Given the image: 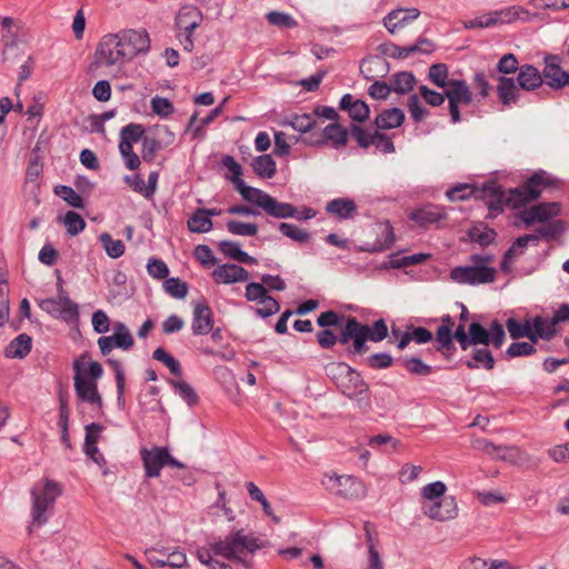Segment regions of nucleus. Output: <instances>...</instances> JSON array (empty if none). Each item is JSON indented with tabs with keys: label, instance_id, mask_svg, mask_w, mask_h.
Masks as SVG:
<instances>
[{
	"label": "nucleus",
	"instance_id": "nucleus-1",
	"mask_svg": "<svg viewBox=\"0 0 569 569\" xmlns=\"http://www.w3.org/2000/svg\"><path fill=\"white\" fill-rule=\"evenodd\" d=\"M387 336L388 327L382 319L369 326L359 322L355 317H348L339 337L332 330L323 329L318 332L317 341L323 349H330L337 342L348 345L351 341L352 349H349V352L363 355L368 351L367 341L379 342Z\"/></svg>",
	"mask_w": 569,
	"mask_h": 569
},
{
	"label": "nucleus",
	"instance_id": "nucleus-2",
	"mask_svg": "<svg viewBox=\"0 0 569 569\" xmlns=\"http://www.w3.org/2000/svg\"><path fill=\"white\" fill-rule=\"evenodd\" d=\"M222 163L229 172L227 177L246 201L260 207L267 214L274 218L297 217V208L292 204L279 202L267 192L247 186L241 179L242 168L233 157L226 156Z\"/></svg>",
	"mask_w": 569,
	"mask_h": 569
},
{
	"label": "nucleus",
	"instance_id": "nucleus-3",
	"mask_svg": "<svg viewBox=\"0 0 569 569\" xmlns=\"http://www.w3.org/2000/svg\"><path fill=\"white\" fill-rule=\"evenodd\" d=\"M453 338L459 342L462 350L476 347L479 343H486L489 340L492 341L495 349H500L506 340V332L503 326L497 320L492 321L489 328H485L478 322H471L468 332L463 325H459L455 332L452 331Z\"/></svg>",
	"mask_w": 569,
	"mask_h": 569
},
{
	"label": "nucleus",
	"instance_id": "nucleus-4",
	"mask_svg": "<svg viewBox=\"0 0 569 569\" xmlns=\"http://www.w3.org/2000/svg\"><path fill=\"white\" fill-rule=\"evenodd\" d=\"M62 493L60 483L44 479L42 486L36 485L31 490L32 521L29 527L31 532L34 528H39L48 521V512L53 510L57 498Z\"/></svg>",
	"mask_w": 569,
	"mask_h": 569
},
{
	"label": "nucleus",
	"instance_id": "nucleus-5",
	"mask_svg": "<svg viewBox=\"0 0 569 569\" xmlns=\"http://www.w3.org/2000/svg\"><path fill=\"white\" fill-rule=\"evenodd\" d=\"M261 548V543L252 533L247 535L243 530H238L228 535L224 539L212 542L214 556H221L228 560H240Z\"/></svg>",
	"mask_w": 569,
	"mask_h": 569
},
{
	"label": "nucleus",
	"instance_id": "nucleus-6",
	"mask_svg": "<svg viewBox=\"0 0 569 569\" xmlns=\"http://www.w3.org/2000/svg\"><path fill=\"white\" fill-rule=\"evenodd\" d=\"M472 266L456 267L451 270V278L459 283L479 284L490 283L496 279L497 271L490 264L495 259L490 254H472Z\"/></svg>",
	"mask_w": 569,
	"mask_h": 569
},
{
	"label": "nucleus",
	"instance_id": "nucleus-7",
	"mask_svg": "<svg viewBox=\"0 0 569 569\" xmlns=\"http://www.w3.org/2000/svg\"><path fill=\"white\" fill-rule=\"evenodd\" d=\"M321 485L328 492L343 499L357 500L366 496L365 483L353 476L325 473Z\"/></svg>",
	"mask_w": 569,
	"mask_h": 569
},
{
	"label": "nucleus",
	"instance_id": "nucleus-8",
	"mask_svg": "<svg viewBox=\"0 0 569 569\" xmlns=\"http://www.w3.org/2000/svg\"><path fill=\"white\" fill-rule=\"evenodd\" d=\"M202 20L203 16L200 9L191 4L180 8L176 17L177 37L188 52L194 48L193 31L202 23Z\"/></svg>",
	"mask_w": 569,
	"mask_h": 569
},
{
	"label": "nucleus",
	"instance_id": "nucleus-9",
	"mask_svg": "<svg viewBox=\"0 0 569 569\" xmlns=\"http://www.w3.org/2000/svg\"><path fill=\"white\" fill-rule=\"evenodd\" d=\"M94 60L101 67H123L129 62L116 32L104 34L98 42Z\"/></svg>",
	"mask_w": 569,
	"mask_h": 569
},
{
	"label": "nucleus",
	"instance_id": "nucleus-10",
	"mask_svg": "<svg viewBox=\"0 0 569 569\" xmlns=\"http://www.w3.org/2000/svg\"><path fill=\"white\" fill-rule=\"evenodd\" d=\"M550 184L551 179L546 172H537L526 180L523 184L511 190L508 201L512 203L515 208L525 206L526 203L538 199L542 190Z\"/></svg>",
	"mask_w": 569,
	"mask_h": 569
},
{
	"label": "nucleus",
	"instance_id": "nucleus-11",
	"mask_svg": "<svg viewBox=\"0 0 569 569\" xmlns=\"http://www.w3.org/2000/svg\"><path fill=\"white\" fill-rule=\"evenodd\" d=\"M337 387L349 398L357 397L368 390L361 376L349 365L339 362L332 368Z\"/></svg>",
	"mask_w": 569,
	"mask_h": 569
},
{
	"label": "nucleus",
	"instance_id": "nucleus-12",
	"mask_svg": "<svg viewBox=\"0 0 569 569\" xmlns=\"http://www.w3.org/2000/svg\"><path fill=\"white\" fill-rule=\"evenodd\" d=\"M129 62L150 51L151 39L146 29H122L116 32Z\"/></svg>",
	"mask_w": 569,
	"mask_h": 569
},
{
	"label": "nucleus",
	"instance_id": "nucleus-13",
	"mask_svg": "<svg viewBox=\"0 0 569 569\" xmlns=\"http://www.w3.org/2000/svg\"><path fill=\"white\" fill-rule=\"evenodd\" d=\"M141 460L146 470V476L156 478L164 466L172 468H184V465L174 459L164 447L143 448L140 451Z\"/></svg>",
	"mask_w": 569,
	"mask_h": 569
},
{
	"label": "nucleus",
	"instance_id": "nucleus-14",
	"mask_svg": "<svg viewBox=\"0 0 569 569\" xmlns=\"http://www.w3.org/2000/svg\"><path fill=\"white\" fill-rule=\"evenodd\" d=\"M445 96L449 101V113L451 121H460V106H468L472 101V91L465 80L451 79L449 87L445 90Z\"/></svg>",
	"mask_w": 569,
	"mask_h": 569
},
{
	"label": "nucleus",
	"instance_id": "nucleus-15",
	"mask_svg": "<svg viewBox=\"0 0 569 569\" xmlns=\"http://www.w3.org/2000/svg\"><path fill=\"white\" fill-rule=\"evenodd\" d=\"M246 298L248 301L256 302V313L267 318L280 310L279 302L268 295L266 287L258 282H251L246 287Z\"/></svg>",
	"mask_w": 569,
	"mask_h": 569
},
{
	"label": "nucleus",
	"instance_id": "nucleus-16",
	"mask_svg": "<svg viewBox=\"0 0 569 569\" xmlns=\"http://www.w3.org/2000/svg\"><path fill=\"white\" fill-rule=\"evenodd\" d=\"M561 207L558 202H541L519 212V218L530 227L537 222H546L560 214Z\"/></svg>",
	"mask_w": 569,
	"mask_h": 569
},
{
	"label": "nucleus",
	"instance_id": "nucleus-17",
	"mask_svg": "<svg viewBox=\"0 0 569 569\" xmlns=\"http://www.w3.org/2000/svg\"><path fill=\"white\" fill-rule=\"evenodd\" d=\"M351 136L361 148L375 146L383 153H390L395 150L392 140L385 133L378 131L370 133L359 126H352Z\"/></svg>",
	"mask_w": 569,
	"mask_h": 569
},
{
	"label": "nucleus",
	"instance_id": "nucleus-18",
	"mask_svg": "<svg viewBox=\"0 0 569 569\" xmlns=\"http://www.w3.org/2000/svg\"><path fill=\"white\" fill-rule=\"evenodd\" d=\"M214 326L213 312L207 301L193 305L191 330L194 336H204L212 331Z\"/></svg>",
	"mask_w": 569,
	"mask_h": 569
},
{
	"label": "nucleus",
	"instance_id": "nucleus-19",
	"mask_svg": "<svg viewBox=\"0 0 569 569\" xmlns=\"http://www.w3.org/2000/svg\"><path fill=\"white\" fill-rule=\"evenodd\" d=\"M422 512L432 520L443 522L456 519L459 513V508L456 498L449 496L430 506H425Z\"/></svg>",
	"mask_w": 569,
	"mask_h": 569
},
{
	"label": "nucleus",
	"instance_id": "nucleus-20",
	"mask_svg": "<svg viewBox=\"0 0 569 569\" xmlns=\"http://www.w3.org/2000/svg\"><path fill=\"white\" fill-rule=\"evenodd\" d=\"M453 327L455 320L447 315L441 318V325L436 332V348L447 359L451 358L457 350L452 341Z\"/></svg>",
	"mask_w": 569,
	"mask_h": 569
},
{
	"label": "nucleus",
	"instance_id": "nucleus-21",
	"mask_svg": "<svg viewBox=\"0 0 569 569\" xmlns=\"http://www.w3.org/2000/svg\"><path fill=\"white\" fill-rule=\"evenodd\" d=\"M74 391L79 400L101 409L103 406L102 397L98 390V381H87L80 377H73Z\"/></svg>",
	"mask_w": 569,
	"mask_h": 569
},
{
	"label": "nucleus",
	"instance_id": "nucleus-22",
	"mask_svg": "<svg viewBox=\"0 0 569 569\" xmlns=\"http://www.w3.org/2000/svg\"><path fill=\"white\" fill-rule=\"evenodd\" d=\"M74 377H80L87 381H98L103 375L102 366L91 360L89 352L82 353L73 362Z\"/></svg>",
	"mask_w": 569,
	"mask_h": 569
},
{
	"label": "nucleus",
	"instance_id": "nucleus-23",
	"mask_svg": "<svg viewBox=\"0 0 569 569\" xmlns=\"http://www.w3.org/2000/svg\"><path fill=\"white\" fill-rule=\"evenodd\" d=\"M211 276L216 283L229 284L247 281L249 278V272L240 266L233 263H224L218 266L212 271Z\"/></svg>",
	"mask_w": 569,
	"mask_h": 569
},
{
	"label": "nucleus",
	"instance_id": "nucleus-24",
	"mask_svg": "<svg viewBox=\"0 0 569 569\" xmlns=\"http://www.w3.org/2000/svg\"><path fill=\"white\" fill-rule=\"evenodd\" d=\"M409 218L417 226L427 229L432 226H438L439 222L445 218V212L440 207L427 204L413 210Z\"/></svg>",
	"mask_w": 569,
	"mask_h": 569
},
{
	"label": "nucleus",
	"instance_id": "nucleus-25",
	"mask_svg": "<svg viewBox=\"0 0 569 569\" xmlns=\"http://www.w3.org/2000/svg\"><path fill=\"white\" fill-rule=\"evenodd\" d=\"M419 16L420 11L417 8L396 9L385 18V27L390 33H396Z\"/></svg>",
	"mask_w": 569,
	"mask_h": 569
},
{
	"label": "nucleus",
	"instance_id": "nucleus-26",
	"mask_svg": "<svg viewBox=\"0 0 569 569\" xmlns=\"http://www.w3.org/2000/svg\"><path fill=\"white\" fill-rule=\"evenodd\" d=\"M545 62V69L541 73L543 81L555 89L566 86L568 73L561 69L558 58L555 56L547 57Z\"/></svg>",
	"mask_w": 569,
	"mask_h": 569
},
{
	"label": "nucleus",
	"instance_id": "nucleus-27",
	"mask_svg": "<svg viewBox=\"0 0 569 569\" xmlns=\"http://www.w3.org/2000/svg\"><path fill=\"white\" fill-rule=\"evenodd\" d=\"M496 26L512 23L515 21H530L535 14L520 6H511L501 10L492 11Z\"/></svg>",
	"mask_w": 569,
	"mask_h": 569
},
{
	"label": "nucleus",
	"instance_id": "nucleus-28",
	"mask_svg": "<svg viewBox=\"0 0 569 569\" xmlns=\"http://www.w3.org/2000/svg\"><path fill=\"white\" fill-rule=\"evenodd\" d=\"M489 346H492L491 340H489L486 343H479L478 346L473 347L471 360L467 362V366L471 369L485 368L487 370H491L495 366V359L489 349Z\"/></svg>",
	"mask_w": 569,
	"mask_h": 569
},
{
	"label": "nucleus",
	"instance_id": "nucleus-29",
	"mask_svg": "<svg viewBox=\"0 0 569 569\" xmlns=\"http://www.w3.org/2000/svg\"><path fill=\"white\" fill-rule=\"evenodd\" d=\"M340 109L348 111L351 119L362 122L369 117V107L362 100L355 99L351 94H345L340 101Z\"/></svg>",
	"mask_w": 569,
	"mask_h": 569
},
{
	"label": "nucleus",
	"instance_id": "nucleus-30",
	"mask_svg": "<svg viewBox=\"0 0 569 569\" xmlns=\"http://www.w3.org/2000/svg\"><path fill=\"white\" fill-rule=\"evenodd\" d=\"M447 486L442 481H435L423 486L420 489V503L421 510L425 509V506H430L441 499L447 498Z\"/></svg>",
	"mask_w": 569,
	"mask_h": 569
},
{
	"label": "nucleus",
	"instance_id": "nucleus-31",
	"mask_svg": "<svg viewBox=\"0 0 569 569\" xmlns=\"http://www.w3.org/2000/svg\"><path fill=\"white\" fill-rule=\"evenodd\" d=\"M518 83L525 90H535L543 82L541 72L531 64H523L519 68Z\"/></svg>",
	"mask_w": 569,
	"mask_h": 569
},
{
	"label": "nucleus",
	"instance_id": "nucleus-32",
	"mask_svg": "<svg viewBox=\"0 0 569 569\" xmlns=\"http://www.w3.org/2000/svg\"><path fill=\"white\" fill-rule=\"evenodd\" d=\"M144 127L140 123H129L121 129L119 149L130 151L133 144L144 136Z\"/></svg>",
	"mask_w": 569,
	"mask_h": 569
},
{
	"label": "nucleus",
	"instance_id": "nucleus-33",
	"mask_svg": "<svg viewBox=\"0 0 569 569\" xmlns=\"http://www.w3.org/2000/svg\"><path fill=\"white\" fill-rule=\"evenodd\" d=\"M218 249L226 257L233 259L240 263L254 264L257 260L242 251L239 246L233 241H221L218 243Z\"/></svg>",
	"mask_w": 569,
	"mask_h": 569
},
{
	"label": "nucleus",
	"instance_id": "nucleus-34",
	"mask_svg": "<svg viewBox=\"0 0 569 569\" xmlns=\"http://www.w3.org/2000/svg\"><path fill=\"white\" fill-rule=\"evenodd\" d=\"M356 203L351 199L339 198L333 199L327 204V211L340 219L351 218L356 212Z\"/></svg>",
	"mask_w": 569,
	"mask_h": 569
},
{
	"label": "nucleus",
	"instance_id": "nucleus-35",
	"mask_svg": "<svg viewBox=\"0 0 569 569\" xmlns=\"http://www.w3.org/2000/svg\"><path fill=\"white\" fill-rule=\"evenodd\" d=\"M1 27H2L1 41H2L4 49L16 46L17 41H18L20 29H21L20 22L10 17H4L1 20Z\"/></svg>",
	"mask_w": 569,
	"mask_h": 569
},
{
	"label": "nucleus",
	"instance_id": "nucleus-36",
	"mask_svg": "<svg viewBox=\"0 0 569 569\" xmlns=\"http://www.w3.org/2000/svg\"><path fill=\"white\" fill-rule=\"evenodd\" d=\"M405 114L399 108H391L382 111L376 119L379 129H392L402 124Z\"/></svg>",
	"mask_w": 569,
	"mask_h": 569
},
{
	"label": "nucleus",
	"instance_id": "nucleus-37",
	"mask_svg": "<svg viewBox=\"0 0 569 569\" xmlns=\"http://www.w3.org/2000/svg\"><path fill=\"white\" fill-rule=\"evenodd\" d=\"M187 226L191 232L203 233L210 231L213 227V223L212 220L207 216V209L199 208L188 219Z\"/></svg>",
	"mask_w": 569,
	"mask_h": 569
},
{
	"label": "nucleus",
	"instance_id": "nucleus-38",
	"mask_svg": "<svg viewBox=\"0 0 569 569\" xmlns=\"http://www.w3.org/2000/svg\"><path fill=\"white\" fill-rule=\"evenodd\" d=\"M498 97L502 104L510 106L517 101L519 90L516 87L513 79L501 77L498 84Z\"/></svg>",
	"mask_w": 569,
	"mask_h": 569
},
{
	"label": "nucleus",
	"instance_id": "nucleus-39",
	"mask_svg": "<svg viewBox=\"0 0 569 569\" xmlns=\"http://www.w3.org/2000/svg\"><path fill=\"white\" fill-rule=\"evenodd\" d=\"M507 329L513 339H519L527 337L532 342H536L535 332L531 326V322L529 320H526L525 322H520L515 318H509L507 320Z\"/></svg>",
	"mask_w": 569,
	"mask_h": 569
},
{
	"label": "nucleus",
	"instance_id": "nucleus-40",
	"mask_svg": "<svg viewBox=\"0 0 569 569\" xmlns=\"http://www.w3.org/2000/svg\"><path fill=\"white\" fill-rule=\"evenodd\" d=\"M323 138L337 149L345 147L348 142L346 129L338 123L328 124L323 130Z\"/></svg>",
	"mask_w": 569,
	"mask_h": 569
},
{
	"label": "nucleus",
	"instance_id": "nucleus-41",
	"mask_svg": "<svg viewBox=\"0 0 569 569\" xmlns=\"http://www.w3.org/2000/svg\"><path fill=\"white\" fill-rule=\"evenodd\" d=\"M531 326H532V329L535 332L536 340L538 338L549 340L557 332V325H556V321H553V319L549 320V319L538 316L533 319V322L531 323Z\"/></svg>",
	"mask_w": 569,
	"mask_h": 569
},
{
	"label": "nucleus",
	"instance_id": "nucleus-42",
	"mask_svg": "<svg viewBox=\"0 0 569 569\" xmlns=\"http://www.w3.org/2000/svg\"><path fill=\"white\" fill-rule=\"evenodd\" d=\"M31 350V338L26 335H19L7 348V356L10 358H24Z\"/></svg>",
	"mask_w": 569,
	"mask_h": 569
},
{
	"label": "nucleus",
	"instance_id": "nucleus-43",
	"mask_svg": "<svg viewBox=\"0 0 569 569\" xmlns=\"http://www.w3.org/2000/svg\"><path fill=\"white\" fill-rule=\"evenodd\" d=\"M99 241L110 258H120L126 251L124 243L121 240L113 239L108 232H102L99 236Z\"/></svg>",
	"mask_w": 569,
	"mask_h": 569
},
{
	"label": "nucleus",
	"instance_id": "nucleus-44",
	"mask_svg": "<svg viewBox=\"0 0 569 569\" xmlns=\"http://www.w3.org/2000/svg\"><path fill=\"white\" fill-rule=\"evenodd\" d=\"M252 167L254 172L261 178H272L277 171L276 162L269 154L256 158Z\"/></svg>",
	"mask_w": 569,
	"mask_h": 569
},
{
	"label": "nucleus",
	"instance_id": "nucleus-45",
	"mask_svg": "<svg viewBox=\"0 0 569 569\" xmlns=\"http://www.w3.org/2000/svg\"><path fill=\"white\" fill-rule=\"evenodd\" d=\"M435 43L427 38H419L412 46L398 48L399 57L407 58L415 53H431L435 50Z\"/></svg>",
	"mask_w": 569,
	"mask_h": 569
},
{
	"label": "nucleus",
	"instance_id": "nucleus-46",
	"mask_svg": "<svg viewBox=\"0 0 569 569\" xmlns=\"http://www.w3.org/2000/svg\"><path fill=\"white\" fill-rule=\"evenodd\" d=\"M416 79L410 72H399L390 80L391 90L397 93H407L413 89Z\"/></svg>",
	"mask_w": 569,
	"mask_h": 569
},
{
	"label": "nucleus",
	"instance_id": "nucleus-47",
	"mask_svg": "<svg viewBox=\"0 0 569 569\" xmlns=\"http://www.w3.org/2000/svg\"><path fill=\"white\" fill-rule=\"evenodd\" d=\"M430 81L439 88L447 89L449 87V71L445 63H436L429 68Z\"/></svg>",
	"mask_w": 569,
	"mask_h": 569
},
{
	"label": "nucleus",
	"instance_id": "nucleus-48",
	"mask_svg": "<svg viewBox=\"0 0 569 569\" xmlns=\"http://www.w3.org/2000/svg\"><path fill=\"white\" fill-rule=\"evenodd\" d=\"M170 385L174 388L176 392L188 403L193 407L198 405L199 397L194 389L183 380H171Z\"/></svg>",
	"mask_w": 569,
	"mask_h": 569
},
{
	"label": "nucleus",
	"instance_id": "nucleus-49",
	"mask_svg": "<svg viewBox=\"0 0 569 569\" xmlns=\"http://www.w3.org/2000/svg\"><path fill=\"white\" fill-rule=\"evenodd\" d=\"M62 223L70 236H77L86 228L84 219L76 211H68L62 218Z\"/></svg>",
	"mask_w": 569,
	"mask_h": 569
},
{
	"label": "nucleus",
	"instance_id": "nucleus-50",
	"mask_svg": "<svg viewBox=\"0 0 569 569\" xmlns=\"http://www.w3.org/2000/svg\"><path fill=\"white\" fill-rule=\"evenodd\" d=\"M428 258L427 254L418 253L412 256L400 257L398 253L390 257L389 264L393 269H400L405 267L416 266L422 263Z\"/></svg>",
	"mask_w": 569,
	"mask_h": 569
},
{
	"label": "nucleus",
	"instance_id": "nucleus-51",
	"mask_svg": "<svg viewBox=\"0 0 569 569\" xmlns=\"http://www.w3.org/2000/svg\"><path fill=\"white\" fill-rule=\"evenodd\" d=\"M407 107L412 120L417 123L423 121L429 116V110L422 106L417 94H412L408 98Z\"/></svg>",
	"mask_w": 569,
	"mask_h": 569
},
{
	"label": "nucleus",
	"instance_id": "nucleus-52",
	"mask_svg": "<svg viewBox=\"0 0 569 569\" xmlns=\"http://www.w3.org/2000/svg\"><path fill=\"white\" fill-rule=\"evenodd\" d=\"M112 338L116 347L124 350L130 349L134 343L130 331L123 323L116 325Z\"/></svg>",
	"mask_w": 569,
	"mask_h": 569
},
{
	"label": "nucleus",
	"instance_id": "nucleus-53",
	"mask_svg": "<svg viewBox=\"0 0 569 569\" xmlns=\"http://www.w3.org/2000/svg\"><path fill=\"white\" fill-rule=\"evenodd\" d=\"M266 19L270 24L279 28L292 29L298 26L297 21L290 14L279 11H270L266 14Z\"/></svg>",
	"mask_w": 569,
	"mask_h": 569
},
{
	"label": "nucleus",
	"instance_id": "nucleus-54",
	"mask_svg": "<svg viewBox=\"0 0 569 569\" xmlns=\"http://www.w3.org/2000/svg\"><path fill=\"white\" fill-rule=\"evenodd\" d=\"M54 192L73 208L81 209L84 207L82 197L79 193H77L71 187L59 186L56 188Z\"/></svg>",
	"mask_w": 569,
	"mask_h": 569
},
{
	"label": "nucleus",
	"instance_id": "nucleus-55",
	"mask_svg": "<svg viewBox=\"0 0 569 569\" xmlns=\"http://www.w3.org/2000/svg\"><path fill=\"white\" fill-rule=\"evenodd\" d=\"M279 230L288 238L297 241L299 243H306L310 239V234L305 230L300 229L295 224H290L287 222H281L279 224Z\"/></svg>",
	"mask_w": 569,
	"mask_h": 569
},
{
	"label": "nucleus",
	"instance_id": "nucleus-56",
	"mask_svg": "<svg viewBox=\"0 0 569 569\" xmlns=\"http://www.w3.org/2000/svg\"><path fill=\"white\" fill-rule=\"evenodd\" d=\"M227 230L232 234L252 237L257 234L258 227L254 223L230 220L227 222Z\"/></svg>",
	"mask_w": 569,
	"mask_h": 569
},
{
	"label": "nucleus",
	"instance_id": "nucleus-57",
	"mask_svg": "<svg viewBox=\"0 0 569 569\" xmlns=\"http://www.w3.org/2000/svg\"><path fill=\"white\" fill-rule=\"evenodd\" d=\"M466 29H485L496 27L492 11L479 17L466 19L462 21Z\"/></svg>",
	"mask_w": 569,
	"mask_h": 569
},
{
	"label": "nucleus",
	"instance_id": "nucleus-58",
	"mask_svg": "<svg viewBox=\"0 0 569 569\" xmlns=\"http://www.w3.org/2000/svg\"><path fill=\"white\" fill-rule=\"evenodd\" d=\"M151 109L153 113L161 118H168L174 112L172 102L158 96L151 99Z\"/></svg>",
	"mask_w": 569,
	"mask_h": 569
},
{
	"label": "nucleus",
	"instance_id": "nucleus-59",
	"mask_svg": "<svg viewBox=\"0 0 569 569\" xmlns=\"http://www.w3.org/2000/svg\"><path fill=\"white\" fill-rule=\"evenodd\" d=\"M166 291L174 298H184L188 293L187 283L178 278H169L164 281Z\"/></svg>",
	"mask_w": 569,
	"mask_h": 569
},
{
	"label": "nucleus",
	"instance_id": "nucleus-60",
	"mask_svg": "<svg viewBox=\"0 0 569 569\" xmlns=\"http://www.w3.org/2000/svg\"><path fill=\"white\" fill-rule=\"evenodd\" d=\"M166 553L167 548L159 549L157 547L148 548L144 552L149 565L156 568H162L167 566Z\"/></svg>",
	"mask_w": 569,
	"mask_h": 569
},
{
	"label": "nucleus",
	"instance_id": "nucleus-61",
	"mask_svg": "<svg viewBox=\"0 0 569 569\" xmlns=\"http://www.w3.org/2000/svg\"><path fill=\"white\" fill-rule=\"evenodd\" d=\"M166 557L167 566L173 569H180L188 566L187 556L184 551L181 550L180 548H176L172 551H169V549H167Z\"/></svg>",
	"mask_w": 569,
	"mask_h": 569
},
{
	"label": "nucleus",
	"instance_id": "nucleus-62",
	"mask_svg": "<svg viewBox=\"0 0 569 569\" xmlns=\"http://www.w3.org/2000/svg\"><path fill=\"white\" fill-rule=\"evenodd\" d=\"M194 258L203 267H211L217 263L212 250L206 244H199L194 249Z\"/></svg>",
	"mask_w": 569,
	"mask_h": 569
},
{
	"label": "nucleus",
	"instance_id": "nucleus-63",
	"mask_svg": "<svg viewBox=\"0 0 569 569\" xmlns=\"http://www.w3.org/2000/svg\"><path fill=\"white\" fill-rule=\"evenodd\" d=\"M293 129L300 132H308L316 126V118L312 114H297L291 120Z\"/></svg>",
	"mask_w": 569,
	"mask_h": 569
},
{
	"label": "nucleus",
	"instance_id": "nucleus-64",
	"mask_svg": "<svg viewBox=\"0 0 569 569\" xmlns=\"http://www.w3.org/2000/svg\"><path fill=\"white\" fill-rule=\"evenodd\" d=\"M419 94L423 99V101L432 107H439L445 102L446 96L445 93H440L429 89L426 86L419 87Z\"/></svg>",
	"mask_w": 569,
	"mask_h": 569
}]
</instances>
